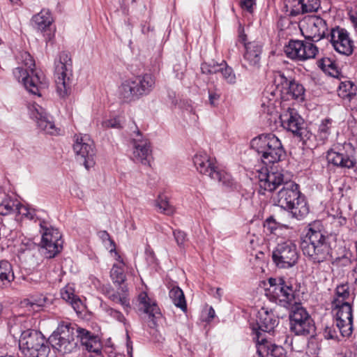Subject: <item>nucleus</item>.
Returning a JSON list of instances; mask_svg holds the SVG:
<instances>
[{"mask_svg": "<svg viewBox=\"0 0 357 357\" xmlns=\"http://www.w3.org/2000/svg\"><path fill=\"white\" fill-rule=\"evenodd\" d=\"M73 150L86 169L94 166L96 152L94 143L89 135H76Z\"/></svg>", "mask_w": 357, "mask_h": 357, "instance_id": "nucleus-15", "label": "nucleus"}, {"mask_svg": "<svg viewBox=\"0 0 357 357\" xmlns=\"http://www.w3.org/2000/svg\"><path fill=\"white\" fill-rule=\"evenodd\" d=\"M153 28L149 23L145 22L142 24V33L143 34H148L150 31H153Z\"/></svg>", "mask_w": 357, "mask_h": 357, "instance_id": "nucleus-59", "label": "nucleus"}, {"mask_svg": "<svg viewBox=\"0 0 357 357\" xmlns=\"http://www.w3.org/2000/svg\"><path fill=\"white\" fill-rule=\"evenodd\" d=\"M105 311L107 315L110 316L111 317L114 318V319L121 323H123L124 324H126V319L123 314L120 311L112 307L106 308Z\"/></svg>", "mask_w": 357, "mask_h": 357, "instance_id": "nucleus-50", "label": "nucleus"}, {"mask_svg": "<svg viewBox=\"0 0 357 357\" xmlns=\"http://www.w3.org/2000/svg\"><path fill=\"white\" fill-rule=\"evenodd\" d=\"M132 159L135 162H140L144 165H150V158L152 155V149L149 140L142 136L137 131L136 138L132 139Z\"/></svg>", "mask_w": 357, "mask_h": 357, "instance_id": "nucleus-26", "label": "nucleus"}, {"mask_svg": "<svg viewBox=\"0 0 357 357\" xmlns=\"http://www.w3.org/2000/svg\"><path fill=\"white\" fill-rule=\"evenodd\" d=\"M16 59L22 66L13 70L15 77L22 83L30 93L40 96V90L48 86V82L43 73L35 68V61L27 52H20Z\"/></svg>", "mask_w": 357, "mask_h": 357, "instance_id": "nucleus-1", "label": "nucleus"}, {"mask_svg": "<svg viewBox=\"0 0 357 357\" xmlns=\"http://www.w3.org/2000/svg\"><path fill=\"white\" fill-rule=\"evenodd\" d=\"M275 97H276V91L275 90H272L271 89L265 90V91L263 93V96H262V99H263L262 105H265V104H266L265 100H268V105H273V102L274 101Z\"/></svg>", "mask_w": 357, "mask_h": 357, "instance_id": "nucleus-53", "label": "nucleus"}, {"mask_svg": "<svg viewBox=\"0 0 357 357\" xmlns=\"http://www.w3.org/2000/svg\"><path fill=\"white\" fill-rule=\"evenodd\" d=\"M115 259L119 261V264H114L113 265L110 271V276L114 283L121 284L126 279V276L124 273V266L126 264L121 257L118 259V257H115Z\"/></svg>", "mask_w": 357, "mask_h": 357, "instance_id": "nucleus-34", "label": "nucleus"}, {"mask_svg": "<svg viewBox=\"0 0 357 357\" xmlns=\"http://www.w3.org/2000/svg\"><path fill=\"white\" fill-rule=\"evenodd\" d=\"M193 164L199 173L208 176L212 180L217 181L222 185L236 189L237 183L231 176L220 168L215 158L209 156L205 152H198L193 157Z\"/></svg>", "mask_w": 357, "mask_h": 357, "instance_id": "nucleus-4", "label": "nucleus"}, {"mask_svg": "<svg viewBox=\"0 0 357 357\" xmlns=\"http://www.w3.org/2000/svg\"><path fill=\"white\" fill-rule=\"evenodd\" d=\"M259 192L264 195L266 192H273L284 182V175L281 172L268 170L267 168H262L258 174Z\"/></svg>", "mask_w": 357, "mask_h": 357, "instance_id": "nucleus-23", "label": "nucleus"}, {"mask_svg": "<svg viewBox=\"0 0 357 357\" xmlns=\"http://www.w3.org/2000/svg\"><path fill=\"white\" fill-rule=\"evenodd\" d=\"M52 22L50 13L47 10H42L32 18V23L39 30L43 31L49 26Z\"/></svg>", "mask_w": 357, "mask_h": 357, "instance_id": "nucleus-35", "label": "nucleus"}, {"mask_svg": "<svg viewBox=\"0 0 357 357\" xmlns=\"http://www.w3.org/2000/svg\"><path fill=\"white\" fill-rule=\"evenodd\" d=\"M47 300V298L45 296L40 295L38 297H31L30 299H28L27 304H29L31 306L42 307L45 305Z\"/></svg>", "mask_w": 357, "mask_h": 357, "instance_id": "nucleus-52", "label": "nucleus"}, {"mask_svg": "<svg viewBox=\"0 0 357 357\" xmlns=\"http://www.w3.org/2000/svg\"><path fill=\"white\" fill-rule=\"evenodd\" d=\"M138 301L143 305L144 312L148 314L149 317H155L160 314V308L156 301L149 298L146 292H141L138 296Z\"/></svg>", "mask_w": 357, "mask_h": 357, "instance_id": "nucleus-31", "label": "nucleus"}, {"mask_svg": "<svg viewBox=\"0 0 357 357\" xmlns=\"http://www.w3.org/2000/svg\"><path fill=\"white\" fill-rule=\"evenodd\" d=\"M19 347L24 357H47L50 352L45 337L40 332L34 330L22 332Z\"/></svg>", "mask_w": 357, "mask_h": 357, "instance_id": "nucleus-7", "label": "nucleus"}, {"mask_svg": "<svg viewBox=\"0 0 357 357\" xmlns=\"http://www.w3.org/2000/svg\"><path fill=\"white\" fill-rule=\"evenodd\" d=\"M318 52L317 47L308 41L290 40L284 47L287 56L297 61L314 59Z\"/></svg>", "mask_w": 357, "mask_h": 357, "instance_id": "nucleus-17", "label": "nucleus"}, {"mask_svg": "<svg viewBox=\"0 0 357 357\" xmlns=\"http://www.w3.org/2000/svg\"><path fill=\"white\" fill-rule=\"evenodd\" d=\"M337 92L344 101L350 102L356 97L357 88L351 81L345 80L340 82Z\"/></svg>", "mask_w": 357, "mask_h": 357, "instance_id": "nucleus-30", "label": "nucleus"}, {"mask_svg": "<svg viewBox=\"0 0 357 357\" xmlns=\"http://www.w3.org/2000/svg\"><path fill=\"white\" fill-rule=\"evenodd\" d=\"M75 191H76V193L75 194H73V195L74 196H76V197H78L79 198H82L83 195H82V192L81 191H79V192H78L77 191H79V189H75Z\"/></svg>", "mask_w": 357, "mask_h": 357, "instance_id": "nucleus-61", "label": "nucleus"}, {"mask_svg": "<svg viewBox=\"0 0 357 357\" xmlns=\"http://www.w3.org/2000/svg\"><path fill=\"white\" fill-rule=\"evenodd\" d=\"M349 287L347 284L338 285L335 289V296L332 302L333 304H340L341 303H350Z\"/></svg>", "mask_w": 357, "mask_h": 357, "instance_id": "nucleus-40", "label": "nucleus"}, {"mask_svg": "<svg viewBox=\"0 0 357 357\" xmlns=\"http://www.w3.org/2000/svg\"><path fill=\"white\" fill-rule=\"evenodd\" d=\"M269 287L266 289V296L270 301L287 309L297 304L295 291L291 284H288L283 278L268 279Z\"/></svg>", "mask_w": 357, "mask_h": 357, "instance_id": "nucleus-10", "label": "nucleus"}, {"mask_svg": "<svg viewBox=\"0 0 357 357\" xmlns=\"http://www.w3.org/2000/svg\"><path fill=\"white\" fill-rule=\"evenodd\" d=\"M334 121L331 118H326L321 121L316 137L321 144H324L329 138L334 128Z\"/></svg>", "mask_w": 357, "mask_h": 357, "instance_id": "nucleus-33", "label": "nucleus"}, {"mask_svg": "<svg viewBox=\"0 0 357 357\" xmlns=\"http://www.w3.org/2000/svg\"><path fill=\"white\" fill-rule=\"evenodd\" d=\"M75 328L68 321H61L50 336L49 343L62 354H70L77 349L78 339L75 336Z\"/></svg>", "mask_w": 357, "mask_h": 357, "instance_id": "nucleus-9", "label": "nucleus"}, {"mask_svg": "<svg viewBox=\"0 0 357 357\" xmlns=\"http://www.w3.org/2000/svg\"><path fill=\"white\" fill-rule=\"evenodd\" d=\"M169 298L172 303L183 311L187 310V305L185 296L182 289L178 287H173L169 293Z\"/></svg>", "mask_w": 357, "mask_h": 357, "instance_id": "nucleus-36", "label": "nucleus"}, {"mask_svg": "<svg viewBox=\"0 0 357 357\" xmlns=\"http://www.w3.org/2000/svg\"><path fill=\"white\" fill-rule=\"evenodd\" d=\"M105 128H119L121 127V121L120 116H115L106 119L102 123Z\"/></svg>", "mask_w": 357, "mask_h": 357, "instance_id": "nucleus-49", "label": "nucleus"}, {"mask_svg": "<svg viewBox=\"0 0 357 357\" xmlns=\"http://www.w3.org/2000/svg\"><path fill=\"white\" fill-rule=\"evenodd\" d=\"M255 5V0H240V6L244 10L251 13L253 11V6Z\"/></svg>", "mask_w": 357, "mask_h": 357, "instance_id": "nucleus-56", "label": "nucleus"}, {"mask_svg": "<svg viewBox=\"0 0 357 357\" xmlns=\"http://www.w3.org/2000/svg\"><path fill=\"white\" fill-rule=\"evenodd\" d=\"M349 20L352 24V26L354 29V31L357 35V13L356 12H351L349 13Z\"/></svg>", "mask_w": 357, "mask_h": 357, "instance_id": "nucleus-57", "label": "nucleus"}, {"mask_svg": "<svg viewBox=\"0 0 357 357\" xmlns=\"http://www.w3.org/2000/svg\"><path fill=\"white\" fill-rule=\"evenodd\" d=\"M211 291L213 292V297H215L219 301H220L223 294L222 289L220 287H218L216 289L211 288Z\"/></svg>", "mask_w": 357, "mask_h": 357, "instance_id": "nucleus-58", "label": "nucleus"}, {"mask_svg": "<svg viewBox=\"0 0 357 357\" xmlns=\"http://www.w3.org/2000/svg\"><path fill=\"white\" fill-rule=\"evenodd\" d=\"M355 150L350 144H344L342 149L336 151L331 149L327 153V160L329 163L341 167L351 169L354 168L356 165L355 158Z\"/></svg>", "mask_w": 357, "mask_h": 357, "instance_id": "nucleus-20", "label": "nucleus"}, {"mask_svg": "<svg viewBox=\"0 0 357 357\" xmlns=\"http://www.w3.org/2000/svg\"><path fill=\"white\" fill-rule=\"evenodd\" d=\"M275 205L287 211L297 220H303L309 213V206L299 186L295 183H287L273 197Z\"/></svg>", "mask_w": 357, "mask_h": 357, "instance_id": "nucleus-3", "label": "nucleus"}, {"mask_svg": "<svg viewBox=\"0 0 357 357\" xmlns=\"http://www.w3.org/2000/svg\"><path fill=\"white\" fill-rule=\"evenodd\" d=\"M260 345L259 347L257 348V352L259 353V357H263V356L261 355V348H260Z\"/></svg>", "mask_w": 357, "mask_h": 357, "instance_id": "nucleus-62", "label": "nucleus"}, {"mask_svg": "<svg viewBox=\"0 0 357 357\" xmlns=\"http://www.w3.org/2000/svg\"><path fill=\"white\" fill-rule=\"evenodd\" d=\"M329 36L333 47L337 52L347 56L353 53L354 43L345 29L335 26L331 29Z\"/></svg>", "mask_w": 357, "mask_h": 357, "instance_id": "nucleus-22", "label": "nucleus"}, {"mask_svg": "<svg viewBox=\"0 0 357 357\" xmlns=\"http://www.w3.org/2000/svg\"><path fill=\"white\" fill-rule=\"evenodd\" d=\"M30 115L35 119L39 129L49 135H57L58 128L55 126L52 117L40 105L33 103L29 107Z\"/></svg>", "mask_w": 357, "mask_h": 357, "instance_id": "nucleus-24", "label": "nucleus"}, {"mask_svg": "<svg viewBox=\"0 0 357 357\" xmlns=\"http://www.w3.org/2000/svg\"><path fill=\"white\" fill-rule=\"evenodd\" d=\"M219 73H221L222 78L229 84H234L236 82V75L232 69L229 67L226 62L223 61L221 63V70Z\"/></svg>", "mask_w": 357, "mask_h": 357, "instance_id": "nucleus-44", "label": "nucleus"}, {"mask_svg": "<svg viewBox=\"0 0 357 357\" xmlns=\"http://www.w3.org/2000/svg\"><path fill=\"white\" fill-rule=\"evenodd\" d=\"M303 255L313 264H321L332 257L331 247L324 234L316 228V224L309 225L305 234L301 238Z\"/></svg>", "mask_w": 357, "mask_h": 357, "instance_id": "nucleus-2", "label": "nucleus"}, {"mask_svg": "<svg viewBox=\"0 0 357 357\" xmlns=\"http://www.w3.org/2000/svg\"><path fill=\"white\" fill-rule=\"evenodd\" d=\"M291 308L290 331L296 335L314 336L316 327L307 311L300 303L294 305Z\"/></svg>", "mask_w": 357, "mask_h": 357, "instance_id": "nucleus-11", "label": "nucleus"}, {"mask_svg": "<svg viewBox=\"0 0 357 357\" xmlns=\"http://www.w3.org/2000/svg\"><path fill=\"white\" fill-rule=\"evenodd\" d=\"M155 84L154 76L146 73L124 81L119 88L120 94L126 100L139 99L149 94L154 89Z\"/></svg>", "mask_w": 357, "mask_h": 357, "instance_id": "nucleus-8", "label": "nucleus"}, {"mask_svg": "<svg viewBox=\"0 0 357 357\" xmlns=\"http://www.w3.org/2000/svg\"><path fill=\"white\" fill-rule=\"evenodd\" d=\"M251 147L266 165L279 162L285 155L280 140L272 133L262 134L255 137L251 141Z\"/></svg>", "mask_w": 357, "mask_h": 357, "instance_id": "nucleus-5", "label": "nucleus"}, {"mask_svg": "<svg viewBox=\"0 0 357 357\" xmlns=\"http://www.w3.org/2000/svg\"><path fill=\"white\" fill-rule=\"evenodd\" d=\"M208 101L212 107H217L220 98V95L216 90L208 89Z\"/></svg>", "mask_w": 357, "mask_h": 357, "instance_id": "nucleus-54", "label": "nucleus"}, {"mask_svg": "<svg viewBox=\"0 0 357 357\" xmlns=\"http://www.w3.org/2000/svg\"><path fill=\"white\" fill-rule=\"evenodd\" d=\"M173 235L178 246L183 247L186 241V234L181 230L176 229L173 231Z\"/></svg>", "mask_w": 357, "mask_h": 357, "instance_id": "nucleus-51", "label": "nucleus"}, {"mask_svg": "<svg viewBox=\"0 0 357 357\" xmlns=\"http://www.w3.org/2000/svg\"><path fill=\"white\" fill-rule=\"evenodd\" d=\"M294 136L299 138V139L303 142V144L309 145L307 142L310 140V139L313 137V135L310 130L302 126L298 129V132L294 134Z\"/></svg>", "mask_w": 357, "mask_h": 357, "instance_id": "nucleus-47", "label": "nucleus"}, {"mask_svg": "<svg viewBox=\"0 0 357 357\" xmlns=\"http://www.w3.org/2000/svg\"><path fill=\"white\" fill-rule=\"evenodd\" d=\"M220 70H221V63L204 62L201 65V71L203 74L213 75L219 73Z\"/></svg>", "mask_w": 357, "mask_h": 357, "instance_id": "nucleus-45", "label": "nucleus"}, {"mask_svg": "<svg viewBox=\"0 0 357 357\" xmlns=\"http://www.w3.org/2000/svg\"><path fill=\"white\" fill-rule=\"evenodd\" d=\"M282 126L294 135L303 126V120L294 109L289 108L280 116Z\"/></svg>", "mask_w": 357, "mask_h": 357, "instance_id": "nucleus-28", "label": "nucleus"}, {"mask_svg": "<svg viewBox=\"0 0 357 357\" xmlns=\"http://www.w3.org/2000/svg\"><path fill=\"white\" fill-rule=\"evenodd\" d=\"M40 232L42 234L41 245L45 250L47 258L54 257L62 249L63 241L58 229L52 227L45 220H40Z\"/></svg>", "mask_w": 357, "mask_h": 357, "instance_id": "nucleus-13", "label": "nucleus"}, {"mask_svg": "<svg viewBox=\"0 0 357 357\" xmlns=\"http://www.w3.org/2000/svg\"><path fill=\"white\" fill-rule=\"evenodd\" d=\"M16 212L22 216V218H25L34 222L43 220L39 213L40 211H36L33 208H30L26 206H24L20 202L18 203L17 209Z\"/></svg>", "mask_w": 357, "mask_h": 357, "instance_id": "nucleus-38", "label": "nucleus"}, {"mask_svg": "<svg viewBox=\"0 0 357 357\" xmlns=\"http://www.w3.org/2000/svg\"><path fill=\"white\" fill-rule=\"evenodd\" d=\"M18 203L17 199L6 196L0 202V215H8L15 213Z\"/></svg>", "mask_w": 357, "mask_h": 357, "instance_id": "nucleus-37", "label": "nucleus"}, {"mask_svg": "<svg viewBox=\"0 0 357 357\" xmlns=\"http://www.w3.org/2000/svg\"><path fill=\"white\" fill-rule=\"evenodd\" d=\"M268 354H270L273 357H284V349L282 347L277 346L275 344L271 345V347H268Z\"/></svg>", "mask_w": 357, "mask_h": 357, "instance_id": "nucleus-55", "label": "nucleus"}, {"mask_svg": "<svg viewBox=\"0 0 357 357\" xmlns=\"http://www.w3.org/2000/svg\"><path fill=\"white\" fill-rule=\"evenodd\" d=\"M279 319L275 315L272 310L268 311L267 308L262 307L258 312L257 319V328H253V333L257 344L260 346L268 344L266 338L261 334V332L270 333L278 325Z\"/></svg>", "mask_w": 357, "mask_h": 357, "instance_id": "nucleus-16", "label": "nucleus"}, {"mask_svg": "<svg viewBox=\"0 0 357 357\" xmlns=\"http://www.w3.org/2000/svg\"><path fill=\"white\" fill-rule=\"evenodd\" d=\"M238 40L244 46L243 60L247 62L250 67L259 69L261 66L263 53L262 44L256 40L248 42L247 36L243 33L239 34Z\"/></svg>", "mask_w": 357, "mask_h": 357, "instance_id": "nucleus-21", "label": "nucleus"}, {"mask_svg": "<svg viewBox=\"0 0 357 357\" xmlns=\"http://www.w3.org/2000/svg\"><path fill=\"white\" fill-rule=\"evenodd\" d=\"M37 247V244L33 241V240L27 238H23L19 245L17 249L20 253H24L27 250H35Z\"/></svg>", "mask_w": 357, "mask_h": 357, "instance_id": "nucleus-46", "label": "nucleus"}, {"mask_svg": "<svg viewBox=\"0 0 357 357\" xmlns=\"http://www.w3.org/2000/svg\"><path fill=\"white\" fill-rule=\"evenodd\" d=\"M214 317H215V310H213V307H211L208 310V317L210 319H213Z\"/></svg>", "mask_w": 357, "mask_h": 357, "instance_id": "nucleus-60", "label": "nucleus"}, {"mask_svg": "<svg viewBox=\"0 0 357 357\" xmlns=\"http://www.w3.org/2000/svg\"><path fill=\"white\" fill-rule=\"evenodd\" d=\"M318 66L324 72L333 75L337 72L335 61L328 57H324L318 61Z\"/></svg>", "mask_w": 357, "mask_h": 357, "instance_id": "nucleus-43", "label": "nucleus"}, {"mask_svg": "<svg viewBox=\"0 0 357 357\" xmlns=\"http://www.w3.org/2000/svg\"><path fill=\"white\" fill-rule=\"evenodd\" d=\"M15 279L11 264L7 260L0 261V287L9 285Z\"/></svg>", "mask_w": 357, "mask_h": 357, "instance_id": "nucleus-32", "label": "nucleus"}, {"mask_svg": "<svg viewBox=\"0 0 357 357\" xmlns=\"http://www.w3.org/2000/svg\"><path fill=\"white\" fill-rule=\"evenodd\" d=\"M98 236L104 243L105 247L109 250V252L111 254H114V257H118V259H120L121 255L116 250V244L114 241L111 238L107 231H100L98 233Z\"/></svg>", "mask_w": 357, "mask_h": 357, "instance_id": "nucleus-42", "label": "nucleus"}, {"mask_svg": "<svg viewBox=\"0 0 357 357\" xmlns=\"http://www.w3.org/2000/svg\"><path fill=\"white\" fill-rule=\"evenodd\" d=\"M108 298L113 302L119 303L127 313L131 309L130 299L126 293L121 294L119 291H111L107 292Z\"/></svg>", "mask_w": 357, "mask_h": 357, "instance_id": "nucleus-39", "label": "nucleus"}, {"mask_svg": "<svg viewBox=\"0 0 357 357\" xmlns=\"http://www.w3.org/2000/svg\"><path fill=\"white\" fill-rule=\"evenodd\" d=\"M338 333H340V331L336 325L334 326L332 324L331 326H326L324 328V336L328 340H337L339 339Z\"/></svg>", "mask_w": 357, "mask_h": 357, "instance_id": "nucleus-48", "label": "nucleus"}, {"mask_svg": "<svg viewBox=\"0 0 357 357\" xmlns=\"http://www.w3.org/2000/svg\"><path fill=\"white\" fill-rule=\"evenodd\" d=\"M0 357H13V356H9V355H0Z\"/></svg>", "mask_w": 357, "mask_h": 357, "instance_id": "nucleus-63", "label": "nucleus"}, {"mask_svg": "<svg viewBox=\"0 0 357 357\" xmlns=\"http://www.w3.org/2000/svg\"><path fill=\"white\" fill-rule=\"evenodd\" d=\"M289 70H276L273 72V82L280 92L286 93L294 99H303L305 89L296 81Z\"/></svg>", "mask_w": 357, "mask_h": 357, "instance_id": "nucleus-14", "label": "nucleus"}, {"mask_svg": "<svg viewBox=\"0 0 357 357\" xmlns=\"http://www.w3.org/2000/svg\"><path fill=\"white\" fill-rule=\"evenodd\" d=\"M298 257L297 246L291 240L278 243L272 252L273 261L279 268L293 267L297 264Z\"/></svg>", "mask_w": 357, "mask_h": 357, "instance_id": "nucleus-12", "label": "nucleus"}, {"mask_svg": "<svg viewBox=\"0 0 357 357\" xmlns=\"http://www.w3.org/2000/svg\"><path fill=\"white\" fill-rule=\"evenodd\" d=\"M77 339L80 341L82 345L89 352L98 353L101 350L100 341L98 336L94 335L90 331L77 328Z\"/></svg>", "mask_w": 357, "mask_h": 357, "instance_id": "nucleus-27", "label": "nucleus"}, {"mask_svg": "<svg viewBox=\"0 0 357 357\" xmlns=\"http://www.w3.org/2000/svg\"><path fill=\"white\" fill-rule=\"evenodd\" d=\"M300 29L306 38L318 41L326 36L328 26L323 18L313 15L305 17L301 22Z\"/></svg>", "mask_w": 357, "mask_h": 357, "instance_id": "nucleus-19", "label": "nucleus"}, {"mask_svg": "<svg viewBox=\"0 0 357 357\" xmlns=\"http://www.w3.org/2000/svg\"><path fill=\"white\" fill-rule=\"evenodd\" d=\"M333 311L335 314L336 326L342 337H349L353 331L352 307L350 303L333 304Z\"/></svg>", "mask_w": 357, "mask_h": 357, "instance_id": "nucleus-18", "label": "nucleus"}, {"mask_svg": "<svg viewBox=\"0 0 357 357\" xmlns=\"http://www.w3.org/2000/svg\"><path fill=\"white\" fill-rule=\"evenodd\" d=\"M62 299L69 303L77 313H81L84 306L81 299L75 294L74 284H68L61 289Z\"/></svg>", "mask_w": 357, "mask_h": 357, "instance_id": "nucleus-29", "label": "nucleus"}, {"mask_svg": "<svg viewBox=\"0 0 357 357\" xmlns=\"http://www.w3.org/2000/svg\"><path fill=\"white\" fill-rule=\"evenodd\" d=\"M155 206L158 208L159 211L167 215H171L174 213V208L171 206L167 200V198L164 195H159L155 200Z\"/></svg>", "mask_w": 357, "mask_h": 357, "instance_id": "nucleus-41", "label": "nucleus"}, {"mask_svg": "<svg viewBox=\"0 0 357 357\" xmlns=\"http://www.w3.org/2000/svg\"><path fill=\"white\" fill-rule=\"evenodd\" d=\"M73 77L72 61L67 52H61L54 61V78L58 95L61 98L71 91Z\"/></svg>", "mask_w": 357, "mask_h": 357, "instance_id": "nucleus-6", "label": "nucleus"}, {"mask_svg": "<svg viewBox=\"0 0 357 357\" xmlns=\"http://www.w3.org/2000/svg\"><path fill=\"white\" fill-rule=\"evenodd\" d=\"M12 2H14L15 0H10Z\"/></svg>", "mask_w": 357, "mask_h": 357, "instance_id": "nucleus-64", "label": "nucleus"}, {"mask_svg": "<svg viewBox=\"0 0 357 357\" xmlns=\"http://www.w3.org/2000/svg\"><path fill=\"white\" fill-rule=\"evenodd\" d=\"M320 7V0H284L283 11L288 16H297L316 12Z\"/></svg>", "mask_w": 357, "mask_h": 357, "instance_id": "nucleus-25", "label": "nucleus"}]
</instances>
